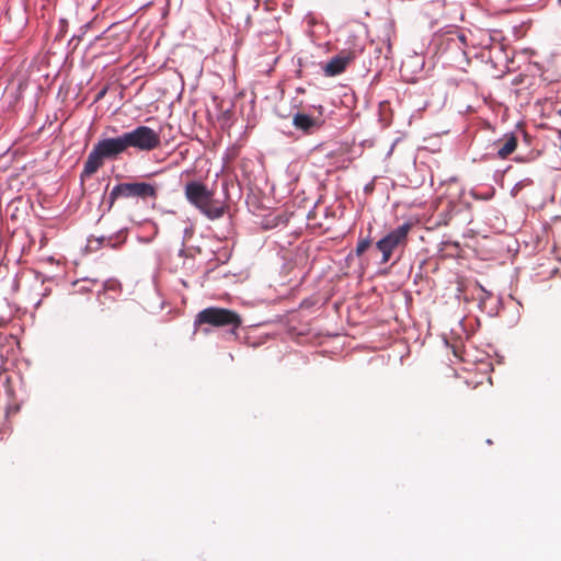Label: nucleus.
I'll return each mask as SVG.
<instances>
[{
    "instance_id": "obj_11",
    "label": "nucleus",
    "mask_w": 561,
    "mask_h": 561,
    "mask_svg": "<svg viewBox=\"0 0 561 561\" xmlns=\"http://www.w3.org/2000/svg\"><path fill=\"white\" fill-rule=\"evenodd\" d=\"M319 113L322 114V105H319Z\"/></svg>"
},
{
    "instance_id": "obj_3",
    "label": "nucleus",
    "mask_w": 561,
    "mask_h": 561,
    "mask_svg": "<svg viewBox=\"0 0 561 561\" xmlns=\"http://www.w3.org/2000/svg\"><path fill=\"white\" fill-rule=\"evenodd\" d=\"M194 324L196 327L209 324L214 328H229L230 332L236 334L242 325V318L231 309L208 307L197 313Z\"/></svg>"
},
{
    "instance_id": "obj_8",
    "label": "nucleus",
    "mask_w": 561,
    "mask_h": 561,
    "mask_svg": "<svg viewBox=\"0 0 561 561\" xmlns=\"http://www.w3.org/2000/svg\"><path fill=\"white\" fill-rule=\"evenodd\" d=\"M293 125L297 129L310 134L313 129L321 126V119L319 117H311L307 114L297 113L293 117Z\"/></svg>"
},
{
    "instance_id": "obj_2",
    "label": "nucleus",
    "mask_w": 561,
    "mask_h": 561,
    "mask_svg": "<svg viewBox=\"0 0 561 561\" xmlns=\"http://www.w3.org/2000/svg\"><path fill=\"white\" fill-rule=\"evenodd\" d=\"M126 151L127 147L123 134L115 138L99 140L84 162L82 176H91L103 165L105 159L114 160Z\"/></svg>"
},
{
    "instance_id": "obj_5",
    "label": "nucleus",
    "mask_w": 561,
    "mask_h": 561,
    "mask_svg": "<svg viewBox=\"0 0 561 561\" xmlns=\"http://www.w3.org/2000/svg\"><path fill=\"white\" fill-rule=\"evenodd\" d=\"M412 228V222H404L377 241L376 248L382 253L381 263L389 262L397 248L408 244V236Z\"/></svg>"
},
{
    "instance_id": "obj_7",
    "label": "nucleus",
    "mask_w": 561,
    "mask_h": 561,
    "mask_svg": "<svg viewBox=\"0 0 561 561\" xmlns=\"http://www.w3.org/2000/svg\"><path fill=\"white\" fill-rule=\"evenodd\" d=\"M355 58V54L353 51L341 53L340 55L333 57L325 66L324 73L329 77L337 76L342 73L347 65Z\"/></svg>"
},
{
    "instance_id": "obj_6",
    "label": "nucleus",
    "mask_w": 561,
    "mask_h": 561,
    "mask_svg": "<svg viewBox=\"0 0 561 561\" xmlns=\"http://www.w3.org/2000/svg\"><path fill=\"white\" fill-rule=\"evenodd\" d=\"M119 197L157 198V188L154 185L146 182L119 183L110 192V206Z\"/></svg>"
},
{
    "instance_id": "obj_1",
    "label": "nucleus",
    "mask_w": 561,
    "mask_h": 561,
    "mask_svg": "<svg viewBox=\"0 0 561 561\" xmlns=\"http://www.w3.org/2000/svg\"><path fill=\"white\" fill-rule=\"evenodd\" d=\"M184 195L190 204L210 220L219 219L226 213L224 202L216 199L214 192L202 182H187L184 187Z\"/></svg>"
},
{
    "instance_id": "obj_9",
    "label": "nucleus",
    "mask_w": 561,
    "mask_h": 561,
    "mask_svg": "<svg viewBox=\"0 0 561 561\" xmlns=\"http://www.w3.org/2000/svg\"><path fill=\"white\" fill-rule=\"evenodd\" d=\"M517 137L513 134L506 135L503 140H499L495 145L499 147L496 157L500 159H506L517 148Z\"/></svg>"
},
{
    "instance_id": "obj_10",
    "label": "nucleus",
    "mask_w": 561,
    "mask_h": 561,
    "mask_svg": "<svg viewBox=\"0 0 561 561\" xmlns=\"http://www.w3.org/2000/svg\"><path fill=\"white\" fill-rule=\"evenodd\" d=\"M370 244H371V241L369 238L360 239L356 245V250H355L356 255L357 256L363 255L366 252V250L370 247Z\"/></svg>"
},
{
    "instance_id": "obj_4",
    "label": "nucleus",
    "mask_w": 561,
    "mask_h": 561,
    "mask_svg": "<svg viewBox=\"0 0 561 561\" xmlns=\"http://www.w3.org/2000/svg\"><path fill=\"white\" fill-rule=\"evenodd\" d=\"M123 135L127 150L133 148L139 152H150L161 146L160 133L145 125L137 126Z\"/></svg>"
}]
</instances>
